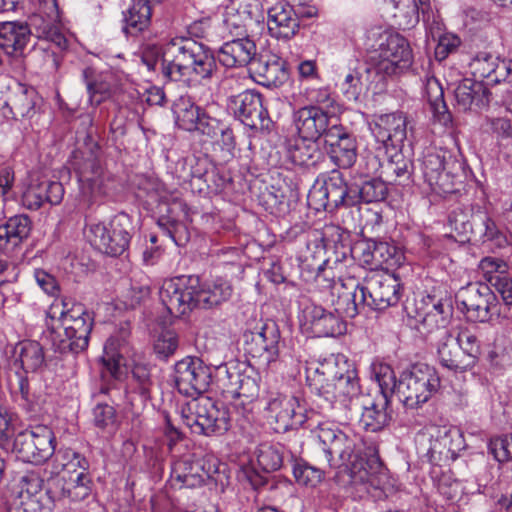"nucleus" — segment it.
Masks as SVG:
<instances>
[{
    "label": "nucleus",
    "instance_id": "1",
    "mask_svg": "<svg viewBox=\"0 0 512 512\" xmlns=\"http://www.w3.org/2000/svg\"><path fill=\"white\" fill-rule=\"evenodd\" d=\"M318 445L329 467L337 456L348 474L350 493L359 499L387 498L393 485L374 447H367L361 435L341 430L333 423H322L317 431Z\"/></svg>",
    "mask_w": 512,
    "mask_h": 512
},
{
    "label": "nucleus",
    "instance_id": "2",
    "mask_svg": "<svg viewBox=\"0 0 512 512\" xmlns=\"http://www.w3.org/2000/svg\"><path fill=\"white\" fill-rule=\"evenodd\" d=\"M173 380L178 392L192 400L180 408L181 420L192 433L219 436L229 430L230 415L222 402L200 397L212 382L211 367L198 357H185L176 362Z\"/></svg>",
    "mask_w": 512,
    "mask_h": 512
},
{
    "label": "nucleus",
    "instance_id": "3",
    "mask_svg": "<svg viewBox=\"0 0 512 512\" xmlns=\"http://www.w3.org/2000/svg\"><path fill=\"white\" fill-rule=\"evenodd\" d=\"M141 61L149 72L160 66L162 75L189 87L201 84L210 75V59L202 46L184 39H170L165 46L149 42L143 45Z\"/></svg>",
    "mask_w": 512,
    "mask_h": 512
},
{
    "label": "nucleus",
    "instance_id": "4",
    "mask_svg": "<svg viewBox=\"0 0 512 512\" xmlns=\"http://www.w3.org/2000/svg\"><path fill=\"white\" fill-rule=\"evenodd\" d=\"M94 313L69 297L56 300L46 313L41 340L55 352L79 354L89 345Z\"/></svg>",
    "mask_w": 512,
    "mask_h": 512
},
{
    "label": "nucleus",
    "instance_id": "5",
    "mask_svg": "<svg viewBox=\"0 0 512 512\" xmlns=\"http://www.w3.org/2000/svg\"><path fill=\"white\" fill-rule=\"evenodd\" d=\"M232 291L230 282L222 277L202 283L196 275H181L163 283L160 299L171 315L183 316L195 308H211L227 301Z\"/></svg>",
    "mask_w": 512,
    "mask_h": 512
},
{
    "label": "nucleus",
    "instance_id": "6",
    "mask_svg": "<svg viewBox=\"0 0 512 512\" xmlns=\"http://www.w3.org/2000/svg\"><path fill=\"white\" fill-rule=\"evenodd\" d=\"M29 20L30 24L20 21L0 23V47L5 54H22L33 32L37 38L51 42L60 50L68 47L57 0H40L39 11Z\"/></svg>",
    "mask_w": 512,
    "mask_h": 512
},
{
    "label": "nucleus",
    "instance_id": "7",
    "mask_svg": "<svg viewBox=\"0 0 512 512\" xmlns=\"http://www.w3.org/2000/svg\"><path fill=\"white\" fill-rule=\"evenodd\" d=\"M368 63L375 75L381 77L399 76L407 73L414 62L409 41L399 33H380L377 47L369 51Z\"/></svg>",
    "mask_w": 512,
    "mask_h": 512
},
{
    "label": "nucleus",
    "instance_id": "8",
    "mask_svg": "<svg viewBox=\"0 0 512 512\" xmlns=\"http://www.w3.org/2000/svg\"><path fill=\"white\" fill-rule=\"evenodd\" d=\"M437 370L428 364L417 363L403 370L398 379V399L407 410L421 408L439 390Z\"/></svg>",
    "mask_w": 512,
    "mask_h": 512
},
{
    "label": "nucleus",
    "instance_id": "9",
    "mask_svg": "<svg viewBox=\"0 0 512 512\" xmlns=\"http://www.w3.org/2000/svg\"><path fill=\"white\" fill-rule=\"evenodd\" d=\"M419 161L424 182L433 193L444 195L454 192V179L461 164L450 151L428 148Z\"/></svg>",
    "mask_w": 512,
    "mask_h": 512
},
{
    "label": "nucleus",
    "instance_id": "10",
    "mask_svg": "<svg viewBox=\"0 0 512 512\" xmlns=\"http://www.w3.org/2000/svg\"><path fill=\"white\" fill-rule=\"evenodd\" d=\"M243 342L246 352L267 366L280 360L284 347L280 329L272 320H259L253 326L250 324L243 333Z\"/></svg>",
    "mask_w": 512,
    "mask_h": 512
},
{
    "label": "nucleus",
    "instance_id": "11",
    "mask_svg": "<svg viewBox=\"0 0 512 512\" xmlns=\"http://www.w3.org/2000/svg\"><path fill=\"white\" fill-rule=\"evenodd\" d=\"M308 205L316 212H334L340 206H354L358 203L353 188L348 187L341 173H332L323 181L313 184L307 196Z\"/></svg>",
    "mask_w": 512,
    "mask_h": 512
},
{
    "label": "nucleus",
    "instance_id": "12",
    "mask_svg": "<svg viewBox=\"0 0 512 512\" xmlns=\"http://www.w3.org/2000/svg\"><path fill=\"white\" fill-rule=\"evenodd\" d=\"M12 438H14L13 451L25 463L41 465L55 453V436L47 426L39 425L21 431L17 435L14 433L12 437L0 444Z\"/></svg>",
    "mask_w": 512,
    "mask_h": 512
},
{
    "label": "nucleus",
    "instance_id": "13",
    "mask_svg": "<svg viewBox=\"0 0 512 512\" xmlns=\"http://www.w3.org/2000/svg\"><path fill=\"white\" fill-rule=\"evenodd\" d=\"M264 410L268 421L275 424L278 433L301 427L306 421L305 408L295 396L270 392L265 398Z\"/></svg>",
    "mask_w": 512,
    "mask_h": 512
},
{
    "label": "nucleus",
    "instance_id": "14",
    "mask_svg": "<svg viewBox=\"0 0 512 512\" xmlns=\"http://www.w3.org/2000/svg\"><path fill=\"white\" fill-rule=\"evenodd\" d=\"M403 287L395 274L375 273L366 279L361 288V300L374 310H385L395 306L401 299Z\"/></svg>",
    "mask_w": 512,
    "mask_h": 512
},
{
    "label": "nucleus",
    "instance_id": "15",
    "mask_svg": "<svg viewBox=\"0 0 512 512\" xmlns=\"http://www.w3.org/2000/svg\"><path fill=\"white\" fill-rule=\"evenodd\" d=\"M70 165L77 176L81 195L90 203L102 193L104 183L108 179L101 159L93 152L87 155L74 152Z\"/></svg>",
    "mask_w": 512,
    "mask_h": 512
},
{
    "label": "nucleus",
    "instance_id": "16",
    "mask_svg": "<svg viewBox=\"0 0 512 512\" xmlns=\"http://www.w3.org/2000/svg\"><path fill=\"white\" fill-rule=\"evenodd\" d=\"M340 366L330 383L321 385L319 395L330 403L339 402L347 406L361 392L357 370L345 356H340Z\"/></svg>",
    "mask_w": 512,
    "mask_h": 512
},
{
    "label": "nucleus",
    "instance_id": "17",
    "mask_svg": "<svg viewBox=\"0 0 512 512\" xmlns=\"http://www.w3.org/2000/svg\"><path fill=\"white\" fill-rule=\"evenodd\" d=\"M462 311L472 322H488L499 303L497 295L484 283H470L459 293Z\"/></svg>",
    "mask_w": 512,
    "mask_h": 512
},
{
    "label": "nucleus",
    "instance_id": "18",
    "mask_svg": "<svg viewBox=\"0 0 512 512\" xmlns=\"http://www.w3.org/2000/svg\"><path fill=\"white\" fill-rule=\"evenodd\" d=\"M55 496L44 486L37 474L25 475L20 481V490L13 502L14 512H51Z\"/></svg>",
    "mask_w": 512,
    "mask_h": 512
},
{
    "label": "nucleus",
    "instance_id": "19",
    "mask_svg": "<svg viewBox=\"0 0 512 512\" xmlns=\"http://www.w3.org/2000/svg\"><path fill=\"white\" fill-rule=\"evenodd\" d=\"M370 131L385 153L401 149L407 138V117L403 112L382 114L373 120Z\"/></svg>",
    "mask_w": 512,
    "mask_h": 512
},
{
    "label": "nucleus",
    "instance_id": "20",
    "mask_svg": "<svg viewBox=\"0 0 512 512\" xmlns=\"http://www.w3.org/2000/svg\"><path fill=\"white\" fill-rule=\"evenodd\" d=\"M293 122L304 140H318L321 136L326 139L333 125H339L334 114L318 106H304L294 111Z\"/></svg>",
    "mask_w": 512,
    "mask_h": 512
},
{
    "label": "nucleus",
    "instance_id": "21",
    "mask_svg": "<svg viewBox=\"0 0 512 512\" xmlns=\"http://www.w3.org/2000/svg\"><path fill=\"white\" fill-rule=\"evenodd\" d=\"M230 108L235 117L251 129L269 127L268 111L264 107L262 95L255 90H246L231 98Z\"/></svg>",
    "mask_w": 512,
    "mask_h": 512
},
{
    "label": "nucleus",
    "instance_id": "22",
    "mask_svg": "<svg viewBox=\"0 0 512 512\" xmlns=\"http://www.w3.org/2000/svg\"><path fill=\"white\" fill-rule=\"evenodd\" d=\"M478 269L489 289L501 297L504 306H512V273L508 263L499 257H483Z\"/></svg>",
    "mask_w": 512,
    "mask_h": 512
},
{
    "label": "nucleus",
    "instance_id": "23",
    "mask_svg": "<svg viewBox=\"0 0 512 512\" xmlns=\"http://www.w3.org/2000/svg\"><path fill=\"white\" fill-rule=\"evenodd\" d=\"M302 314L304 326L314 337H337L346 332V322L334 309L312 302L304 307Z\"/></svg>",
    "mask_w": 512,
    "mask_h": 512
},
{
    "label": "nucleus",
    "instance_id": "24",
    "mask_svg": "<svg viewBox=\"0 0 512 512\" xmlns=\"http://www.w3.org/2000/svg\"><path fill=\"white\" fill-rule=\"evenodd\" d=\"M375 76V72L367 60L350 59L344 70L343 79L339 83L340 91L346 100L359 102L369 90Z\"/></svg>",
    "mask_w": 512,
    "mask_h": 512
},
{
    "label": "nucleus",
    "instance_id": "25",
    "mask_svg": "<svg viewBox=\"0 0 512 512\" xmlns=\"http://www.w3.org/2000/svg\"><path fill=\"white\" fill-rule=\"evenodd\" d=\"M385 154L387 158L383 162L378 159V156L367 157V173H376L381 169L380 176L387 181L402 186L408 185L411 181L412 161L403 155L401 149L389 150Z\"/></svg>",
    "mask_w": 512,
    "mask_h": 512
},
{
    "label": "nucleus",
    "instance_id": "26",
    "mask_svg": "<svg viewBox=\"0 0 512 512\" xmlns=\"http://www.w3.org/2000/svg\"><path fill=\"white\" fill-rule=\"evenodd\" d=\"M330 146L329 155L332 162L339 168L352 167L357 159V143L355 137L339 125H333L325 139Z\"/></svg>",
    "mask_w": 512,
    "mask_h": 512
},
{
    "label": "nucleus",
    "instance_id": "27",
    "mask_svg": "<svg viewBox=\"0 0 512 512\" xmlns=\"http://www.w3.org/2000/svg\"><path fill=\"white\" fill-rule=\"evenodd\" d=\"M64 196V187L58 181L31 180L22 193V204L29 210H38L45 203L58 205Z\"/></svg>",
    "mask_w": 512,
    "mask_h": 512
},
{
    "label": "nucleus",
    "instance_id": "28",
    "mask_svg": "<svg viewBox=\"0 0 512 512\" xmlns=\"http://www.w3.org/2000/svg\"><path fill=\"white\" fill-rule=\"evenodd\" d=\"M130 353V344L123 335H112L107 339L100 359L111 377L120 379L126 374Z\"/></svg>",
    "mask_w": 512,
    "mask_h": 512
},
{
    "label": "nucleus",
    "instance_id": "29",
    "mask_svg": "<svg viewBox=\"0 0 512 512\" xmlns=\"http://www.w3.org/2000/svg\"><path fill=\"white\" fill-rule=\"evenodd\" d=\"M217 374L222 386L236 397L253 399L258 395L259 386L254 378L240 371L235 363L217 367Z\"/></svg>",
    "mask_w": 512,
    "mask_h": 512
},
{
    "label": "nucleus",
    "instance_id": "30",
    "mask_svg": "<svg viewBox=\"0 0 512 512\" xmlns=\"http://www.w3.org/2000/svg\"><path fill=\"white\" fill-rule=\"evenodd\" d=\"M416 321L423 326L427 332L434 329L445 327L452 315L450 305L444 303L442 299L427 295L415 304Z\"/></svg>",
    "mask_w": 512,
    "mask_h": 512
},
{
    "label": "nucleus",
    "instance_id": "31",
    "mask_svg": "<svg viewBox=\"0 0 512 512\" xmlns=\"http://www.w3.org/2000/svg\"><path fill=\"white\" fill-rule=\"evenodd\" d=\"M257 48L248 36L224 42L217 52L218 61L227 68L244 67L256 56Z\"/></svg>",
    "mask_w": 512,
    "mask_h": 512
},
{
    "label": "nucleus",
    "instance_id": "32",
    "mask_svg": "<svg viewBox=\"0 0 512 512\" xmlns=\"http://www.w3.org/2000/svg\"><path fill=\"white\" fill-rule=\"evenodd\" d=\"M481 130L491 138L497 154L512 163V120L507 117H486Z\"/></svg>",
    "mask_w": 512,
    "mask_h": 512
},
{
    "label": "nucleus",
    "instance_id": "33",
    "mask_svg": "<svg viewBox=\"0 0 512 512\" xmlns=\"http://www.w3.org/2000/svg\"><path fill=\"white\" fill-rule=\"evenodd\" d=\"M267 27L272 37L277 39L292 38L299 29L295 8L283 3H278L269 8Z\"/></svg>",
    "mask_w": 512,
    "mask_h": 512
},
{
    "label": "nucleus",
    "instance_id": "34",
    "mask_svg": "<svg viewBox=\"0 0 512 512\" xmlns=\"http://www.w3.org/2000/svg\"><path fill=\"white\" fill-rule=\"evenodd\" d=\"M209 472L204 469L200 460L184 457L173 462L171 468V484L178 488H195L204 484Z\"/></svg>",
    "mask_w": 512,
    "mask_h": 512
},
{
    "label": "nucleus",
    "instance_id": "35",
    "mask_svg": "<svg viewBox=\"0 0 512 512\" xmlns=\"http://www.w3.org/2000/svg\"><path fill=\"white\" fill-rule=\"evenodd\" d=\"M426 433L430 437L428 452L455 455L465 448L464 437L456 427L431 425L426 427Z\"/></svg>",
    "mask_w": 512,
    "mask_h": 512
},
{
    "label": "nucleus",
    "instance_id": "36",
    "mask_svg": "<svg viewBox=\"0 0 512 512\" xmlns=\"http://www.w3.org/2000/svg\"><path fill=\"white\" fill-rule=\"evenodd\" d=\"M153 382L146 365L135 364L126 384V398L132 406H143L150 399Z\"/></svg>",
    "mask_w": 512,
    "mask_h": 512
},
{
    "label": "nucleus",
    "instance_id": "37",
    "mask_svg": "<svg viewBox=\"0 0 512 512\" xmlns=\"http://www.w3.org/2000/svg\"><path fill=\"white\" fill-rule=\"evenodd\" d=\"M31 220L24 214L10 217L0 225V250L11 252L18 247L30 234Z\"/></svg>",
    "mask_w": 512,
    "mask_h": 512
},
{
    "label": "nucleus",
    "instance_id": "38",
    "mask_svg": "<svg viewBox=\"0 0 512 512\" xmlns=\"http://www.w3.org/2000/svg\"><path fill=\"white\" fill-rule=\"evenodd\" d=\"M462 230L468 229L482 237V241L490 242L491 245L498 249H502L508 245L506 235L498 229L495 222L485 213L478 211L472 215V223L462 221Z\"/></svg>",
    "mask_w": 512,
    "mask_h": 512
},
{
    "label": "nucleus",
    "instance_id": "39",
    "mask_svg": "<svg viewBox=\"0 0 512 512\" xmlns=\"http://www.w3.org/2000/svg\"><path fill=\"white\" fill-rule=\"evenodd\" d=\"M42 102V97L33 87L21 85L19 92L12 99V104L7 102L4 104V112H9L15 120L18 117L31 119L40 109Z\"/></svg>",
    "mask_w": 512,
    "mask_h": 512
},
{
    "label": "nucleus",
    "instance_id": "40",
    "mask_svg": "<svg viewBox=\"0 0 512 512\" xmlns=\"http://www.w3.org/2000/svg\"><path fill=\"white\" fill-rule=\"evenodd\" d=\"M25 370H16L10 379V391L14 401L31 415L40 410L39 398L31 391L29 376Z\"/></svg>",
    "mask_w": 512,
    "mask_h": 512
},
{
    "label": "nucleus",
    "instance_id": "41",
    "mask_svg": "<svg viewBox=\"0 0 512 512\" xmlns=\"http://www.w3.org/2000/svg\"><path fill=\"white\" fill-rule=\"evenodd\" d=\"M489 94L484 83L470 78L462 79L454 88L456 104L463 111L470 109L474 103L478 106L488 103Z\"/></svg>",
    "mask_w": 512,
    "mask_h": 512
},
{
    "label": "nucleus",
    "instance_id": "42",
    "mask_svg": "<svg viewBox=\"0 0 512 512\" xmlns=\"http://www.w3.org/2000/svg\"><path fill=\"white\" fill-rule=\"evenodd\" d=\"M437 357L439 364L454 373L466 372L469 369L468 361H465L459 345L447 331L443 332L437 348Z\"/></svg>",
    "mask_w": 512,
    "mask_h": 512
},
{
    "label": "nucleus",
    "instance_id": "43",
    "mask_svg": "<svg viewBox=\"0 0 512 512\" xmlns=\"http://www.w3.org/2000/svg\"><path fill=\"white\" fill-rule=\"evenodd\" d=\"M390 400L376 397L363 404L360 425L365 431L378 432L384 429L391 420L388 412Z\"/></svg>",
    "mask_w": 512,
    "mask_h": 512
},
{
    "label": "nucleus",
    "instance_id": "44",
    "mask_svg": "<svg viewBox=\"0 0 512 512\" xmlns=\"http://www.w3.org/2000/svg\"><path fill=\"white\" fill-rule=\"evenodd\" d=\"M151 23V6L149 0H132L129 8L124 12L123 32L127 37H137L144 32Z\"/></svg>",
    "mask_w": 512,
    "mask_h": 512
},
{
    "label": "nucleus",
    "instance_id": "45",
    "mask_svg": "<svg viewBox=\"0 0 512 512\" xmlns=\"http://www.w3.org/2000/svg\"><path fill=\"white\" fill-rule=\"evenodd\" d=\"M499 68L498 57L486 51L478 52L469 62V70L474 80L481 81L485 87L500 82L503 74L499 73Z\"/></svg>",
    "mask_w": 512,
    "mask_h": 512
},
{
    "label": "nucleus",
    "instance_id": "46",
    "mask_svg": "<svg viewBox=\"0 0 512 512\" xmlns=\"http://www.w3.org/2000/svg\"><path fill=\"white\" fill-rule=\"evenodd\" d=\"M210 30V20L209 19H200L192 22L187 26L185 35H178L173 37L172 39H184L195 42L196 44L202 46L205 50V53L208 55L211 63V73L210 75H205L201 78V84H205L208 81H211L214 78H218V66L216 63L215 56L211 50V48L204 44L201 40L206 38Z\"/></svg>",
    "mask_w": 512,
    "mask_h": 512
},
{
    "label": "nucleus",
    "instance_id": "47",
    "mask_svg": "<svg viewBox=\"0 0 512 512\" xmlns=\"http://www.w3.org/2000/svg\"><path fill=\"white\" fill-rule=\"evenodd\" d=\"M369 371L370 378L379 386L380 393L377 396L378 398H385L391 401L394 394L398 397V380L389 364L375 359L371 362Z\"/></svg>",
    "mask_w": 512,
    "mask_h": 512
},
{
    "label": "nucleus",
    "instance_id": "48",
    "mask_svg": "<svg viewBox=\"0 0 512 512\" xmlns=\"http://www.w3.org/2000/svg\"><path fill=\"white\" fill-rule=\"evenodd\" d=\"M191 176L202 180L211 193H221L230 183V178L214 166L208 159H199L191 171Z\"/></svg>",
    "mask_w": 512,
    "mask_h": 512
},
{
    "label": "nucleus",
    "instance_id": "49",
    "mask_svg": "<svg viewBox=\"0 0 512 512\" xmlns=\"http://www.w3.org/2000/svg\"><path fill=\"white\" fill-rule=\"evenodd\" d=\"M361 288L362 284H355L354 287L348 289L345 285L342 292H336L338 294L337 300H332L334 305V311L341 316V318L348 317L354 318L360 313V311L368 306L366 301L361 300Z\"/></svg>",
    "mask_w": 512,
    "mask_h": 512
},
{
    "label": "nucleus",
    "instance_id": "50",
    "mask_svg": "<svg viewBox=\"0 0 512 512\" xmlns=\"http://www.w3.org/2000/svg\"><path fill=\"white\" fill-rule=\"evenodd\" d=\"M112 225H114V218L110 221L89 220L86 222L84 228V237L96 250L100 252H112L113 249L109 246V243L106 242ZM117 240L118 244H115L114 251H118L119 247L124 243V241L121 242V237L117 238Z\"/></svg>",
    "mask_w": 512,
    "mask_h": 512
},
{
    "label": "nucleus",
    "instance_id": "51",
    "mask_svg": "<svg viewBox=\"0 0 512 512\" xmlns=\"http://www.w3.org/2000/svg\"><path fill=\"white\" fill-rule=\"evenodd\" d=\"M387 9L392 10L395 24L400 29L413 28L419 22V3L421 0H383Z\"/></svg>",
    "mask_w": 512,
    "mask_h": 512
},
{
    "label": "nucleus",
    "instance_id": "52",
    "mask_svg": "<svg viewBox=\"0 0 512 512\" xmlns=\"http://www.w3.org/2000/svg\"><path fill=\"white\" fill-rule=\"evenodd\" d=\"M17 359L20 366L17 370H25L27 373L37 372L45 362L43 347L37 341L25 340L16 347Z\"/></svg>",
    "mask_w": 512,
    "mask_h": 512
},
{
    "label": "nucleus",
    "instance_id": "53",
    "mask_svg": "<svg viewBox=\"0 0 512 512\" xmlns=\"http://www.w3.org/2000/svg\"><path fill=\"white\" fill-rule=\"evenodd\" d=\"M342 354L331 355L325 358L323 361L311 363L306 368V379L310 386H313L315 390L319 392L321 385L330 383L333 375L336 373L340 366L339 357Z\"/></svg>",
    "mask_w": 512,
    "mask_h": 512
},
{
    "label": "nucleus",
    "instance_id": "54",
    "mask_svg": "<svg viewBox=\"0 0 512 512\" xmlns=\"http://www.w3.org/2000/svg\"><path fill=\"white\" fill-rule=\"evenodd\" d=\"M92 74L91 69H85L83 76L86 81V88L89 95V102L92 106H98L112 95L114 85L111 73H103L95 80L90 81L88 77Z\"/></svg>",
    "mask_w": 512,
    "mask_h": 512
},
{
    "label": "nucleus",
    "instance_id": "55",
    "mask_svg": "<svg viewBox=\"0 0 512 512\" xmlns=\"http://www.w3.org/2000/svg\"><path fill=\"white\" fill-rule=\"evenodd\" d=\"M203 110L190 100L182 99L174 108L176 125L182 130L194 132Z\"/></svg>",
    "mask_w": 512,
    "mask_h": 512
},
{
    "label": "nucleus",
    "instance_id": "56",
    "mask_svg": "<svg viewBox=\"0 0 512 512\" xmlns=\"http://www.w3.org/2000/svg\"><path fill=\"white\" fill-rule=\"evenodd\" d=\"M317 140H304L301 138L293 148L289 150V158L300 167L315 166L320 157Z\"/></svg>",
    "mask_w": 512,
    "mask_h": 512
},
{
    "label": "nucleus",
    "instance_id": "57",
    "mask_svg": "<svg viewBox=\"0 0 512 512\" xmlns=\"http://www.w3.org/2000/svg\"><path fill=\"white\" fill-rule=\"evenodd\" d=\"M259 467L265 472L278 470L283 463V448L278 444L262 443L255 450Z\"/></svg>",
    "mask_w": 512,
    "mask_h": 512
},
{
    "label": "nucleus",
    "instance_id": "58",
    "mask_svg": "<svg viewBox=\"0 0 512 512\" xmlns=\"http://www.w3.org/2000/svg\"><path fill=\"white\" fill-rule=\"evenodd\" d=\"M295 481L305 487L315 488L324 479L325 472L323 469L312 466L303 459L294 460L292 466Z\"/></svg>",
    "mask_w": 512,
    "mask_h": 512
},
{
    "label": "nucleus",
    "instance_id": "59",
    "mask_svg": "<svg viewBox=\"0 0 512 512\" xmlns=\"http://www.w3.org/2000/svg\"><path fill=\"white\" fill-rule=\"evenodd\" d=\"M374 253L376 255V269L383 267L384 265L387 269L400 267L405 261V256L402 250L390 242L376 240Z\"/></svg>",
    "mask_w": 512,
    "mask_h": 512
},
{
    "label": "nucleus",
    "instance_id": "60",
    "mask_svg": "<svg viewBox=\"0 0 512 512\" xmlns=\"http://www.w3.org/2000/svg\"><path fill=\"white\" fill-rule=\"evenodd\" d=\"M464 356V360L468 361L469 369L475 367L481 355L480 341L477 336L468 329H464L454 339Z\"/></svg>",
    "mask_w": 512,
    "mask_h": 512
},
{
    "label": "nucleus",
    "instance_id": "61",
    "mask_svg": "<svg viewBox=\"0 0 512 512\" xmlns=\"http://www.w3.org/2000/svg\"><path fill=\"white\" fill-rule=\"evenodd\" d=\"M353 192L357 196L358 202H379L385 199L387 186L383 180L374 178L363 182L357 188H353Z\"/></svg>",
    "mask_w": 512,
    "mask_h": 512
},
{
    "label": "nucleus",
    "instance_id": "62",
    "mask_svg": "<svg viewBox=\"0 0 512 512\" xmlns=\"http://www.w3.org/2000/svg\"><path fill=\"white\" fill-rule=\"evenodd\" d=\"M158 226L164 236L168 237L176 246H183L189 240V231L185 224L169 217H161Z\"/></svg>",
    "mask_w": 512,
    "mask_h": 512
},
{
    "label": "nucleus",
    "instance_id": "63",
    "mask_svg": "<svg viewBox=\"0 0 512 512\" xmlns=\"http://www.w3.org/2000/svg\"><path fill=\"white\" fill-rule=\"evenodd\" d=\"M92 488L93 481L89 470H81L73 480L72 488L63 489L61 495L73 501H81L92 493Z\"/></svg>",
    "mask_w": 512,
    "mask_h": 512
},
{
    "label": "nucleus",
    "instance_id": "64",
    "mask_svg": "<svg viewBox=\"0 0 512 512\" xmlns=\"http://www.w3.org/2000/svg\"><path fill=\"white\" fill-rule=\"evenodd\" d=\"M55 456L53 458V473L59 474L60 472L67 469L69 462L73 459L77 460V464L80 466V470H89V460L79 452H76L72 448H61L55 450Z\"/></svg>",
    "mask_w": 512,
    "mask_h": 512
}]
</instances>
